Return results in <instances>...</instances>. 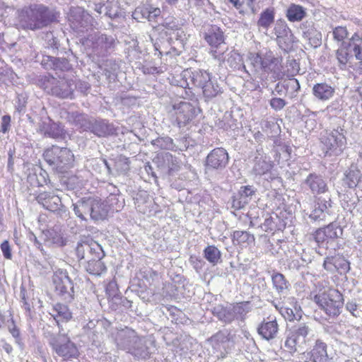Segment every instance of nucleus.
I'll use <instances>...</instances> for the list:
<instances>
[{
  "mask_svg": "<svg viewBox=\"0 0 362 362\" xmlns=\"http://www.w3.org/2000/svg\"><path fill=\"white\" fill-rule=\"evenodd\" d=\"M274 33L279 47L288 52L293 46L294 36L286 22L283 19L277 20L274 24Z\"/></svg>",
  "mask_w": 362,
  "mask_h": 362,
  "instance_id": "ddd939ff",
  "label": "nucleus"
},
{
  "mask_svg": "<svg viewBox=\"0 0 362 362\" xmlns=\"http://www.w3.org/2000/svg\"><path fill=\"white\" fill-rule=\"evenodd\" d=\"M110 307L112 310L129 309L132 305V301L128 300L119 294H115L110 300Z\"/></svg>",
  "mask_w": 362,
  "mask_h": 362,
  "instance_id": "8fccbe9b",
  "label": "nucleus"
},
{
  "mask_svg": "<svg viewBox=\"0 0 362 362\" xmlns=\"http://www.w3.org/2000/svg\"><path fill=\"white\" fill-rule=\"evenodd\" d=\"M256 191L257 189L253 186L246 185L240 187L237 193L239 195V199L245 201V204L247 205L255 194Z\"/></svg>",
  "mask_w": 362,
  "mask_h": 362,
  "instance_id": "864d4df0",
  "label": "nucleus"
},
{
  "mask_svg": "<svg viewBox=\"0 0 362 362\" xmlns=\"http://www.w3.org/2000/svg\"><path fill=\"white\" fill-rule=\"evenodd\" d=\"M43 158L52 170L59 173H64L74 166V156L68 148L52 146L44 151Z\"/></svg>",
  "mask_w": 362,
  "mask_h": 362,
  "instance_id": "20e7f679",
  "label": "nucleus"
},
{
  "mask_svg": "<svg viewBox=\"0 0 362 362\" xmlns=\"http://www.w3.org/2000/svg\"><path fill=\"white\" fill-rule=\"evenodd\" d=\"M349 47L348 45H341V47L337 51V58L340 64V69H344L346 66L351 57L347 51V47Z\"/></svg>",
  "mask_w": 362,
  "mask_h": 362,
  "instance_id": "603ef678",
  "label": "nucleus"
},
{
  "mask_svg": "<svg viewBox=\"0 0 362 362\" xmlns=\"http://www.w3.org/2000/svg\"><path fill=\"white\" fill-rule=\"evenodd\" d=\"M233 242L243 246L250 245L255 242V237L247 231L235 230L233 234Z\"/></svg>",
  "mask_w": 362,
  "mask_h": 362,
  "instance_id": "de8ad7c7",
  "label": "nucleus"
},
{
  "mask_svg": "<svg viewBox=\"0 0 362 362\" xmlns=\"http://www.w3.org/2000/svg\"><path fill=\"white\" fill-rule=\"evenodd\" d=\"M303 184L314 195L324 194L329 189L325 179L321 175L315 173H310Z\"/></svg>",
  "mask_w": 362,
  "mask_h": 362,
  "instance_id": "aec40b11",
  "label": "nucleus"
},
{
  "mask_svg": "<svg viewBox=\"0 0 362 362\" xmlns=\"http://www.w3.org/2000/svg\"><path fill=\"white\" fill-rule=\"evenodd\" d=\"M170 44V41H156L154 43L155 50L158 52V56H161L163 54H168L170 52V50L168 49V45Z\"/></svg>",
  "mask_w": 362,
  "mask_h": 362,
  "instance_id": "052dcab7",
  "label": "nucleus"
},
{
  "mask_svg": "<svg viewBox=\"0 0 362 362\" xmlns=\"http://www.w3.org/2000/svg\"><path fill=\"white\" fill-rule=\"evenodd\" d=\"M239 198L240 197L238 194L235 193L231 197L230 201L228 202V204H230V207L234 210L242 209L247 205L245 204V201L240 199Z\"/></svg>",
  "mask_w": 362,
  "mask_h": 362,
  "instance_id": "0e129e2a",
  "label": "nucleus"
},
{
  "mask_svg": "<svg viewBox=\"0 0 362 362\" xmlns=\"http://www.w3.org/2000/svg\"><path fill=\"white\" fill-rule=\"evenodd\" d=\"M204 38L209 45L216 48L225 44L223 32L216 25H209L206 27Z\"/></svg>",
  "mask_w": 362,
  "mask_h": 362,
  "instance_id": "cd10ccee",
  "label": "nucleus"
},
{
  "mask_svg": "<svg viewBox=\"0 0 362 362\" xmlns=\"http://www.w3.org/2000/svg\"><path fill=\"white\" fill-rule=\"evenodd\" d=\"M40 131L46 137L54 139H63L66 136V131L60 124L47 117L43 120L40 126Z\"/></svg>",
  "mask_w": 362,
  "mask_h": 362,
  "instance_id": "6ab92c4d",
  "label": "nucleus"
},
{
  "mask_svg": "<svg viewBox=\"0 0 362 362\" xmlns=\"http://www.w3.org/2000/svg\"><path fill=\"white\" fill-rule=\"evenodd\" d=\"M172 35L173 36L170 37V40H172L173 39H175V40L180 43L182 45H184V42L187 40L185 31L179 26L173 31H172Z\"/></svg>",
  "mask_w": 362,
  "mask_h": 362,
  "instance_id": "338daca9",
  "label": "nucleus"
},
{
  "mask_svg": "<svg viewBox=\"0 0 362 362\" xmlns=\"http://www.w3.org/2000/svg\"><path fill=\"white\" fill-rule=\"evenodd\" d=\"M312 90L313 95L321 101L331 99L335 93V88L327 83H316Z\"/></svg>",
  "mask_w": 362,
  "mask_h": 362,
  "instance_id": "72a5a7b5",
  "label": "nucleus"
},
{
  "mask_svg": "<svg viewBox=\"0 0 362 362\" xmlns=\"http://www.w3.org/2000/svg\"><path fill=\"white\" fill-rule=\"evenodd\" d=\"M235 320L244 322L247 314L252 310V306L250 301H243L232 304Z\"/></svg>",
  "mask_w": 362,
  "mask_h": 362,
  "instance_id": "c03bdc74",
  "label": "nucleus"
},
{
  "mask_svg": "<svg viewBox=\"0 0 362 362\" xmlns=\"http://www.w3.org/2000/svg\"><path fill=\"white\" fill-rule=\"evenodd\" d=\"M306 9L300 5L291 4L286 10V16L290 22H299L306 16Z\"/></svg>",
  "mask_w": 362,
  "mask_h": 362,
  "instance_id": "37998d69",
  "label": "nucleus"
},
{
  "mask_svg": "<svg viewBox=\"0 0 362 362\" xmlns=\"http://www.w3.org/2000/svg\"><path fill=\"white\" fill-rule=\"evenodd\" d=\"M228 160L227 151L223 148H216L206 158V169L221 170L226 167Z\"/></svg>",
  "mask_w": 362,
  "mask_h": 362,
  "instance_id": "f3484780",
  "label": "nucleus"
},
{
  "mask_svg": "<svg viewBox=\"0 0 362 362\" xmlns=\"http://www.w3.org/2000/svg\"><path fill=\"white\" fill-rule=\"evenodd\" d=\"M129 165V159L123 155H119L115 159V168L119 173H127L130 169Z\"/></svg>",
  "mask_w": 362,
  "mask_h": 362,
  "instance_id": "6e6d98bb",
  "label": "nucleus"
},
{
  "mask_svg": "<svg viewBox=\"0 0 362 362\" xmlns=\"http://www.w3.org/2000/svg\"><path fill=\"white\" fill-rule=\"evenodd\" d=\"M272 280L276 292L279 295L285 294L289 286L285 276L282 274L276 272L272 274Z\"/></svg>",
  "mask_w": 362,
  "mask_h": 362,
  "instance_id": "49530a36",
  "label": "nucleus"
},
{
  "mask_svg": "<svg viewBox=\"0 0 362 362\" xmlns=\"http://www.w3.org/2000/svg\"><path fill=\"white\" fill-rule=\"evenodd\" d=\"M162 25L165 29L173 31L179 26V23L174 17L169 16L163 20Z\"/></svg>",
  "mask_w": 362,
  "mask_h": 362,
  "instance_id": "774afa93",
  "label": "nucleus"
},
{
  "mask_svg": "<svg viewBox=\"0 0 362 362\" xmlns=\"http://www.w3.org/2000/svg\"><path fill=\"white\" fill-rule=\"evenodd\" d=\"M284 95H287L290 98H294L298 95L300 89V86L296 78H291L284 79Z\"/></svg>",
  "mask_w": 362,
  "mask_h": 362,
  "instance_id": "09e8293b",
  "label": "nucleus"
},
{
  "mask_svg": "<svg viewBox=\"0 0 362 362\" xmlns=\"http://www.w3.org/2000/svg\"><path fill=\"white\" fill-rule=\"evenodd\" d=\"M252 163V170L255 175H266L268 176L267 180L273 179L271 174L273 163L262 148H257L255 152Z\"/></svg>",
  "mask_w": 362,
  "mask_h": 362,
  "instance_id": "4468645a",
  "label": "nucleus"
},
{
  "mask_svg": "<svg viewBox=\"0 0 362 362\" xmlns=\"http://www.w3.org/2000/svg\"><path fill=\"white\" fill-rule=\"evenodd\" d=\"M86 43H90L92 51L98 57H105L115 50L117 39L100 32L89 33L86 37Z\"/></svg>",
  "mask_w": 362,
  "mask_h": 362,
  "instance_id": "6e6552de",
  "label": "nucleus"
},
{
  "mask_svg": "<svg viewBox=\"0 0 362 362\" xmlns=\"http://www.w3.org/2000/svg\"><path fill=\"white\" fill-rule=\"evenodd\" d=\"M314 301L332 317L338 316L344 304L342 294L336 289H329L314 296Z\"/></svg>",
  "mask_w": 362,
  "mask_h": 362,
  "instance_id": "423d86ee",
  "label": "nucleus"
},
{
  "mask_svg": "<svg viewBox=\"0 0 362 362\" xmlns=\"http://www.w3.org/2000/svg\"><path fill=\"white\" fill-rule=\"evenodd\" d=\"M61 114L62 117H64L69 122L75 124L83 131H89L91 119H89L86 115L78 112H70L68 111H64Z\"/></svg>",
  "mask_w": 362,
  "mask_h": 362,
  "instance_id": "7c9ffc66",
  "label": "nucleus"
},
{
  "mask_svg": "<svg viewBox=\"0 0 362 362\" xmlns=\"http://www.w3.org/2000/svg\"><path fill=\"white\" fill-rule=\"evenodd\" d=\"M311 334L312 329L309 323L298 322L287 331L285 347L291 354L303 349L309 342Z\"/></svg>",
  "mask_w": 362,
  "mask_h": 362,
  "instance_id": "39448f33",
  "label": "nucleus"
},
{
  "mask_svg": "<svg viewBox=\"0 0 362 362\" xmlns=\"http://www.w3.org/2000/svg\"><path fill=\"white\" fill-rule=\"evenodd\" d=\"M223 52L214 50L213 56L218 60L226 61L228 65L233 70H244L247 72L246 67L243 63L242 56L235 50L230 51L227 54V58L223 57Z\"/></svg>",
  "mask_w": 362,
  "mask_h": 362,
  "instance_id": "bb28decb",
  "label": "nucleus"
},
{
  "mask_svg": "<svg viewBox=\"0 0 362 362\" xmlns=\"http://www.w3.org/2000/svg\"><path fill=\"white\" fill-rule=\"evenodd\" d=\"M37 202L45 209L52 212L62 214L66 212L65 207L62 205L59 197L52 192H44L36 197Z\"/></svg>",
  "mask_w": 362,
  "mask_h": 362,
  "instance_id": "a211bd4d",
  "label": "nucleus"
},
{
  "mask_svg": "<svg viewBox=\"0 0 362 362\" xmlns=\"http://www.w3.org/2000/svg\"><path fill=\"white\" fill-rule=\"evenodd\" d=\"M91 17L81 8L71 11L69 21L73 29L78 33H83L88 30Z\"/></svg>",
  "mask_w": 362,
  "mask_h": 362,
  "instance_id": "b1692460",
  "label": "nucleus"
},
{
  "mask_svg": "<svg viewBox=\"0 0 362 362\" xmlns=\"http://www.w3.org/2000/svg\"><path fill=\"white\" fill-rule=\"evenodd\" d=\"M332 36L334 40L341 43V45L344 46V45H348L349 46H351L350 42L348 43L344 42V40L348 36V31L346 27L337 26L334 28L332 31Z\"/></svg>",
  "mask_w": 362,
  "mask_h": 362,
  "instance_id": "5fc2aeb1",
  "label": "nucleus"
},
{
  "mask_svg": "<svg viewBox=\"0 0 362 362\" xmlns=\"http://www.w3.org/2000/svg\"><path fill=\"white\" fill-rule=\"evenodd\" d=\"M89 131L98 137L113 135L115 132L113 124L102 119H91Z\"/></svg>",
  "mask_w": 362,
  "mask_h": 362,
  "instance_id": "c85d7f7f",
  "label": "nucleus"
},
{
  "mask_svg": "<svg viewBox=\"0 0 362 362\" xmlns=\"http://www.w3.org/2000/svg\"><path fill=\"white\" fill-rule=\"evenodd\" d=\"M137 360H146L150 357L151 351L146 341L138 337L136 343L134 344L128 352Z\"/></svg>",
  "mask_w": 362,
  "mask_h": 362,
  "instance_id": "4c0bfd02",
  "label": "nucleus"
},
{
  "mask_svg": "<svg viewBox=\"0 0 362 362\" xmlns=\"http://www.w3.org/2000/svg\"><path fill=\"white\" fill-rule=\"evenodd\" d=\"M103 258H96L94 256L87 261L85 267L86 270L90 274L95 276H100L106 272L107 268Z\"/></svg>",
  "mask_w": 362,
  "mask_h": 362,
  "instance_id": "a19ab883",
  "label": "nucleus"
},
{
  "mask_svg": "<svg viewBox=\"0 0 362 362\" xmlns=\"http://www.w3.org/2000/svg\"><path fill=\"white\" fill-rule=\"evenodd\" d=\"M139 336L136 332L127 327L119 330L115 336V342L120 349L126 351L127 353L138 340Z\"/></svg>",
  "mask_w": 362,
  "mask_h": 362,
  "instance_id": "412c9836",
  "label": "nucleus"
},
{
  "mask_svg": "<svg viewBox=\"0 0 362 362\" xmlns=\"http://www.w3.org/2000/svg\"><path fill=\"white\" fill-rule=\"evenodd\" d=\"M204 258L213 265L217 264L221 257L220 250L214 245H209L204 250Z\"/></svg>",
  "mask_w": 362,
  "mask_h": 362,
  "instance_id": "3c124183",
  "label": "nucleus"
},
{
  "mask_svg": "<svg viewBox=\"0 0 362 362\" xmlns=\"http://www.w3.org/2000/svg\"><path fill=\"white\" fill-rule=\"evenodd\" d=\"M49 314L54 318L59 327H60L62 323L69 322L73 317L69 307L62 303H57L53 305Z\"/></svg>",
  "mask_w": 362,
  "mask_h": 362,
  "instance_id": "2f4dec72",
  "label": "nucleus"
},
{
  "mask_svg": "<svg viewBox=\"0 0 362 362\" xmlns=\"http://www.w3.org/2000/svg\"><path fill=\"white\" fill-rule=\"evenodd\" d=\"M160 13L161 11L159 8L154 7L151 4H144L136 8L132 13V18L138 22L144 20L154 21Z\"/></svg>",
  "mask_w": 362,
  "mask_h": 362,
  "instance_id": "393cba45",
  "label": "nucleus"
},
{
  "mask_svg": "<svg viewBox=\"0 0 362 362\" xmlns=\"http://www.w3.org/2000/svg\"><path fill=\"white\" fill-rule=\"evenodd\" d=\"M320 141L326 149V153L330 152V154L332 153L339 155L342 153L346 145L345 130L341 127L326 130L322 133Z\"/></svg>",
  "mask_w": 362,
  "mask_h": 362,
  "instance_id": "9d476101",
  "label": "nucleus"
},
{
  "mask_svg": "<svg viewBox=\"0 0 362 362\" xmlns=\"http://www.w3.org/2000/svg\"><path fill=\"white\" fill-rule=\"evenodd\" d=\"M275 11L274 8H267L261 12L257 25L259 28L267 30L274 23Z\"/></svg>",
  "mask_w": 362,
  "mask_h": 362,
  "instance_id": "79ce46f5",
  "label": "nucleus"
},
{
  "mask_svg": "<svg viewBox=\"0 0 362 362\" xmlns=\"http://www.w3.org/2000/svg\"><path fill=\"white\" fill-rule=\"evenodd\" d=\"M300 29L303 30V37L308 40L311 47L317 48L321 45L322 43V34L314 28L312 22L303 23L300 25Z\"/></svg>",
  "mask_w": 362,
  "mask_h": 362,
  "instance_id": "c756f323",
  "label": "nucleus"
},
{
  "mask_svg": "<svg viewBox=\"0 0 362 362\" xmlns=\"http://www.w3.org/2000/svg\"><path fill=\"white\" fill-rule=\"evenodd\" d=\"M314 362H331L327 351V344L317 339L311 350Z\"/></svg>",
  "mask_w": 362,
  "mask_h": 362,
  "instance_id": "ea45409f",
  "label": "nucleus"
},
{
  "mask_svg": "<svg viewBox=\"0 0 362 362\" xmlns=\"http://www.w3.org/2000/svg\"><path fill=\"white\" fill-rule=\"evenodd\" d=\"M55 292L64 300L71 302L74 299V284L66 270L58 269L52 276Z\"/></svg>",
  "mask_w": 362,
  "mask_h": 362,
  "instance_id": "9b49d317",
  "label": "nucleus"
},
{
  "mask_svg": "<svg viewBox=\"0 0 362 362\" xmlns=\"http://www.w3.org/2000/svg\"><path fill=\"white\" fill-rule=\"evenodd\" d=\"M170 112L175 117V122L180 128L189 124L196 117L198 110L190 103L181 101L173 105Z\"/></svg>",
  "mask_w": 362,
  "mask_h": 362,
  "instance_id": "f8f14e48",
  "label": "nucleus"
},
{
  "mask_svg": "<svg viewBox=\"0 0 362 362\" xmlns=\"http://www.w3.org/2000/svg\"><path fill=\"white\" fill-rule=\"evenodd\" d=\"M286 105V101L281 98L274 97L269 100L270 107L276 112L283 110Z\"/></svg>",
  "mask_w": 362,
  "mask_h": 362,
  "instance_id": "69168bd1",
  "label": "nucleus"
},
{
  "mask_svg": "<svg viewBox=\"0 0 362 362\" xmlns=\"http://www.w3.org/2000/svg\"><path fill=\"white\" fill-rule=\"evenodd\" d=\"M47 340L53 351L64 360L75 358L79 355L76 344L65 334H50Z\"/></svg>",
  "mask_w": 362,
  "mask_h": 362,
  "instance_id": "1a4fd4ad",
  "label": "nucleus"
},
{
  "mask_svg": "<svg viewBox=\"0 0 362 362\" xmlns=\"http://www.w3.org/2000/svg\"><path fill=\"white\" fill-rule=\"evenodd\" d=\"M331 206L330 198L326 199L322 197H316L314 208L309 214V218L314 222L325 221L326 217L329 215V208Z\"/></svg>",
  "mask_w": 362,
  "mask_h": 362,
  "instance_id": "4be33fe9",
  "label": "nucleus"
},
{
  "mask_svg": "<svg viewBox=\"0 0 362 362\" xmlns=\"http://www.w3.org/2000/svg\"><path fill=\"white\" fill-rule=\"evenodd\" d=\"M232 304L224 307L222 305L215 306L212 310V313L220 321L230 324L235 320Z\"/></svg>",
  "mask_w": 362,
  "mask_h": 362,
  "instance_id": "58836bf2",
  "label": "nucleus"
},
{
  "mask_svg": "<svg viewBox=\"0 0 362 362\" xmlns=\"http://www.w3.org/2000/svg\"><path fill=\"white\" fill-rule=\"evenodd\" d=\"M361 173L355 163H352L344 172L343 182L349 188H355L361 181Z\"/></svg>",
  "mask_w": 362,
  "mask_h": 362,
  "instance_id": "f704fd0d",
  "label": "nucleus"
},
{
  "mask_svg": "<svg viewBox=\"0 0 362 362\" xmlns=\"http://www.w3.org/2000/svg\"><path fill=\"white\" fill-rule=\"evenodd\" d=\"M163 163L159 165L163 170L168 175H173L180 168V162L178 158L170 153H165L162 155Z\"/></svg>",
  "mask_w": 362,
  "mask_h": 362,
  "instance_id": "c9c22d12",
  "label": "nucleus"
},
{
  "mask_svg": "<svg viewBox=\"0 0 362 362\" xmlns=\"http://www.w3.org/2000/svg\"><path fill=\"white\" fill-rule=\"evenodd\" d=\"M230 340V334L227 331H220L211 337V341L215 346L224 344Z\"/></svg>",
  "mask_w": 362,
  "mask_h": 362,
  "instance_id": "bf43d9fd",
  "label": "nucleus"
},
{
  "mask_svg": "<svg viewBox=\"0 0 362 362\" xmlns=\"http://www.w3.org/2000/svg\"><path fill=\"white\" fill-rule=\"evenodd\" d=\"M73 210L77 217L82 221H86V215L90 216L92 208V197H83L79 199L76 203L73 204Z\"/></svg>",
  "mask_w": 362,
  "mask_h": 362,
  "instance_id": "e433bc0d",
  "label": "nucleus"
},
{
  "mask_svg": "<svg viewBox=\"0 0 362 362\" xmlns=\"http://www.w3.org/2000/svg\"><path fill=\"white\" fill-rule=\"evenodd\" d=\"M184 77L189 76L192 85L202 89L205 100H210L223 93V88L211 74L203 69H187Z\"/></svg>",
  "mask_w": 362,
  "mask_h": 362,
  "instance_id": "7ed1b4c3",
  "label": "nucleus"
},
{
  "mask_svg": "<svg viewBox=\"0 0 362 362\" xmlns=\"http://www.w3.org/2000/svg\"><path fill=\"white\" fill-rule=\"evenodd\" d=\"M42 66L47 70L56 71H67L71 69V64L64 57H54L49 55L42 57Z\"/></svg>",
  "mask_w": 362,
  "mask_h": 362,
  "instance_id": "a878e982",
  "label": "nucleus"
},
{
  "mask_svg": "<svg viewBox=\"0 0 362 362\" xmlns=\"http://www.w3.org/2000/svg\"><path fill=\"white\" fill-rule=\"evenodd\" d=\"M262 129L267 134L268 136L274 137L279 134V127L273 121H264Z\"/></svg>",
  "mask_w": 362,
  "mask_h": 362,
  "instance_id": "13d9d810",
  "label": "nucleus"
},
{
  "mask_svg": "<svg viewBox=\"0 0 362 362\" xmlns=\"http://www.w3.org/2000/svg\"><path fill=\"white\" fill-rule=\"evenodd\" d=\"M343 234L342 228L337 223H331L325 227L317 229L313 234V239L318 245L328 243Z\"/></svg>",
  "mask_w": 362,
  "mask_h": 362,
  "instance_id": "dca6fc26",
  "label": "nucleus"
},
{
  "mask_svg": "<svg viewBox=\"0 0 362 362\" xmlns=\"http://www.w3.org/2000/svg\"><path fill=\"white\" fill-rule=\"evenodd\" d=\"M151 144L156 149L176 151L177 146L173 139L168 136H158L151 141Z\"/></svg>",
  "mask_w": 362,
  "mask_h": 362,
  "instance_id": "a18cd8bd",
  "label": "nucleus"
},
{
  "mask_svg": "<svg viewBox=\"0 0 362 362\" xmlns=\"http://www.w3.org/2000/svg\"><path fill=\"white\" fill-rule=\"evenodd\" d=\"M257 331L262 339L267 341L275 339L279 333V325L276 317L269 316L264 318L258 325Z\"/></svg>",
  "mask_w": 362,
  "mask_h": 362,
  "instance_id": "5701e85b",
  "label": "nucleus"
},
{
  "mask_svg": "<svg viewBox=\"0 0 362 362\" xmlns=\"http://www.w3.org/2000/svg\"><path fill=\"white\" fill-rule=\"evenodd\" d=\"M250 60L256 69L262 71L260 76L261 83L264 88H268V76L271 74V82H275L281 77V59L276 57L270 50L265 52L250 53Z\"/></svg>",
  "mask_w": 362,
  "mask_h": 362,
  "instance_id": "f03ea898",
  "label": "nucleus"
},
{
  "mask_svg": "<svg viewBox=\"0 0 362 362\" xmlns=\"http://www.w3.org/2000/svg\"><path fill=\"white\" fill-rule=\"evenodd\" d=\"M350 270V262L344 257L335 255V271L347 273Z\"/></svg>",
  "mask_w": 362,
  "mask_h": 362,
  "instance_id": "4d7b16f0",
  "label": "nucleus"
},
{
  "mask_svg": "<svg viewBox=\"0 0 362 362\" xmlns=\"http://www.w3.org/2000/svg\"><path fill=\"white\" fill-rule=\"evenodd\" d=\"M280 313L282 316L288 321H293L294 320H299L301 317V315L296 313V314L293 313V310L291 308H280Z\"/></svg>",
  "mask_w": 362,
  "mask_h": 362,
  "instance_id": "e2e57ef3",
  "label": "nucleus"
},
{
  "mask_svg": "<svg viewBox=\"0 0 362 362\" xmlns=\"http://www.w3.org/2000/svg\"><path fill=\"white\" fill-rule=\"evenodd\" d=\"M108 211L109 206L104 201L98 197H92L91 219L94 221L103 220L107 217Z\"/></svg>",
  "mask_w": 362,
  "mask_h": 362,
  "instance_id": "473e14b6",
  "label": "nucleus"
},
{
  "mask_svg": "<svg viewBox=\"0 0 362 362\" xmlns=\"http://www.w3.org/2000/svg\"><path fill=\"white\" fill-rule=\"evenodd\" d=\"M76 253L79 260L86 259V261L93 256L96 258H103L105 256L102 246L92 240L90 242L78 243Z\"/></svg>",
  "mask_w": 362,
  "mask_h": 362,
  "instance_id": "2eb2a0df",
  "label": "nucleus"
},
{
  "mask_svg": "<svg viewBox=\"0 0 362 362\" xmlns=\"http://www.w3.org/2000/svg\"><path fill=\"white\" fill-rule=\"evenodd\" d=\"M59 13L43 4H31L18 10V20L25 30H37L57 22Z\"/></svg>",
  "mask_w": 362,
  "mask_h": 362,
  "instance_id": "f257e3e1",
  "label": "nucleus"
},
{
  "mask_svg": "<svg viewBox=\"0 0 362 362\" xmlns=\"http://www.w3.org/2000/svg\"><path fill=\"white\" fill-rule=\"evenodd\" d=\"M346 309L355 317L362 318L361 307L354 301L347 302Z\"/></svg>",
  "mask_w": 362,
  "mask_h": 362,
  "instance_id": "680f3d73",
  "label": "nucleus"
},
{
  "mask_svg": "<svg viewBox=\"0 0 362 362\" xmlns=\"http://www.w3.org/2000/svg\"><path fill=\"white\" fill-rule=\"evenodd\" d=\"M44 89L52 95L62 99L74 98V81L64 77L45 76L42 81Z\"/></svg>",
  "mask_w": 362,
  "mask_h": 362,
  "instance_id": "0eeeda50",
  "label": "nucleus"
}]
</instances>
